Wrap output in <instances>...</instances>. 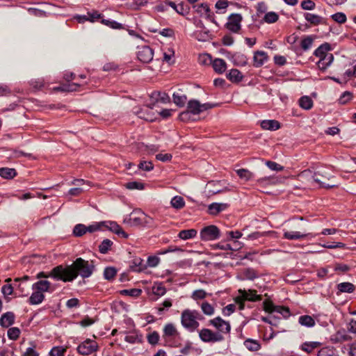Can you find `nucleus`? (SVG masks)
Returning <instances> with one entry per match:
<instances>
[{
  "label": "nucleus",
  "mask_w": 356,
  "mask_h": 356,
  "mask_svg": "<svg viewBox=\"0 0 356 356\" xmlns=\"http://www.w3.org/2000/svg\"><path fill=\"white\" fill-rule=\"evenodd\" d=\"M331 18L339 24H344L346 22V15L341 12L332 15Z\"/></svg>",
  "instance_id": "nucleus-51"
},
{
  "label": "nucleus",
  "mask_w": 356,
  "mask_h": 356,
  "mask_svg": "<svg viewBox=\"0 0 356 356\" xmlns=\"http://www.w3.org/2000/svg\"><path fill=\"white\" fill-rule=\"evenodd\" d=\"M198 62L201 65H208L211 63L212 58L211 56L208 54H202L199 55Z\"/></svg>",
  "instance_id": "nucleus-57"
},
{
  "label": "nucleus",
  "mask_w": 356,
  "mask_h": 356,
  "mask_svg": "<svg viewBox=\"0 0 356 356\" xmlns=\"http://www.w3.org/2000/svg\"><path fill=\"white\" fill-rule=\"evenodd\" d=\"M215 106L216 104L209 103L201 104L199 101L193 99L188 102L187 110L190 112V113L197 115Z\"/></svg>",
  "instance_id": "nucleus-5"
},
{
  "label": "nucleus",
  "mask_w": 356,
  "mask_h": 356,
  "mask_svg": "<svg viewBox=\"0 0 356 356\" xmlns=\"http://www.w3.org/2000/svg\"><path fill=\"white\" fill-rule=\"evenodd\" d=\"M226 76L232 83H238L243 79V75L237 69H232L228 73H227Z\"/></svg>",
  "instance_id": "nucleus-23"
},
{
  "label": "nucleus",
  "mask_w": 356,
  "mask_h": 356,
  "mask_svg": "<svg viewBox=\"0 0 356 356\" xmlns=\"http://www.w3.org/2000/svg\"><path fill=\"white\" fill-rule=\"evenodd\" d=\"M236 172L238 177L245 181L250 180L254 177L253 173L247 169H238Z\"/></svg>",
  "instance_id": "nucleus-40"
},
{
  "label": "nucleus",
  "mask_w": 356,
  "mask_h": 356,
  "mask_svg": "<svg viewBox=\"0 0 356 356\" xmlns=\"http://www.w3.org/2000/svg\"><path fill=\"white\" fill-rule=\"evenodd\" d=\"M147 341L152 345H156L159 340V334L157 332L154 331L149 333L147 337Z\"/></svg>",
  "instance_id": "nucleus-58"
},
{
  "label": "nucleus",
  "mask_w": 356,
  "mask_h": 356,
  "mask_svg": "<svg viewBox=\"0 0 356 356\" xmlns=\"http://www.w3.org/2000/svg\"><path fill=\"white\" fill-rule=\"evenodd\" d=\"M284 238L288 240H297L304 238L307 236H312L311 234H302L300 232L289 231L284 229Z\"/></svg>",
  "instance_id": "nucleus-17"
},
{
  "label": "nucleus",
  "mask_w": 356,
  "mask_h": 356,
  "mask_svg": "<svg viewBox=\"0 0 356 356\" xmlns=\"http://www.w3.org/2000/svg\"><path fill=\"white\" fill-rule=\"evenodd\" d=\"M268 59L267 54L263 51H257L253 57V65L255 67L262 66Z\"/></svg>",
  "instance_id": "nucleus-15"
},
{
  "label": "nucleus",
  "mask_w": 356,
  "mask_h": 356,
  "mask_svg": "<svg viewBox=\"0 0 356 356\" xmlns=\"http://www.w3.org/2000/svg\"><path fill=\"white\" fill-rule=\"evenodd\" d=\"M337 289L340 293H353L355 286L350 282H342L337 285Z\"/></svg>",
  "instance_id": "nucleus-32"
},
{
  "label": "nucleus",
  "mask_w": 356,
  "mask_h": 356,
  "mask_svg": "<svg viewBox=\"0 0 356 356\" xmlns=\"http://www.w3.org/2000/svg\"><path fill=\"white\" fill-rule=\"evenodd\" d=\"M65 349L62 347H54L50 351L51 356H64Z\"/></svg>",
  "instance_id": "nucleus-62"
},
{
  "label": "nucleus",
  "mask_w": 356,
  "mask_h": 356,
  "mask_svg": "<svg viewBox=\"0 0 356 356\" xmlns=\"http://www.w3.org/2000/svg\"><path fill=\"white\" fill-rule=\"evenodd\" d=\"M20 330L18 327H13L8 329L7 335L11 340H17L20 334Z\"/></svg>",
  "instance_id": "nucleus-48"
},
{
  "label": "nucleus",
  "mask_w": 356,
  "mask_h": 356,
  "mask_svg": "<svg viewBox=\"0 0 356 356\" xmlns=\"http://www.w3.org/2000/svg\"><path fill=\"white\" fill-rule=\"evenodd\" d=\"M22 356H39V353L35 350V346L27 348Z\"/></svg>",
  "instance_id": "nucleus-64"
},
{
  "label": "nucleus",
  "mask_w": 356,
  "mask_h": 356,
  "mask_svg": "<svg viewBox=\"0 0 356 356\" xmlns=\"http://www.w3.org/2000/svg\"><path fill=\"white\" fill-rule=\"evenodd\" d=\"M201 309L203 313L208 316H211L214 314L213 307L207 302H202Z\"/></svg>",
  "instance_id": "nucleus-50"
},
{
  "label": "nucleus",
  "mask_w": 356,
  "mask_h": 356,
  "mask_svg": "<svg viewBox=\"0 0 356 356\" xmlns=\"http://www.w3.org/2000/svg\"><path fill=\"white\" fill-rule=\"evenodd\" d=\"M112 245L113 242L110 239H104L99 245V250L101 253L106 254Z\"/></svg>",
  "instance_id": "nucleus-45"
},
{
  "label": "nucleus",
  "mask_w": 356,
  "mask_h": 356,
  "mask_svg": "<svg viewBox=\"0 0 356 356\" xmlns=\"http://www.w3.org/2000/svg\"><path fill=\"white\" fill-rule=\"evenodd\" d=\"M152 292L156 296H163L165 293L166 289L162 284L159 283L153 286Z\"/></svg>",
  "instance_id": "nucleus-47"
},
{
  "label": "nucleus",
  "mask_w": 356,
  "mask_h": 356,
  "mask_svg": "<svg viewBox=\"0 0 356 356\" xmlns=\"http://www.w3.org/2000/svg\"><path fill=\"white\" fill-rule=\"evenodd\" d=\"M313 42V37L312 35H308L302 39L300 46L302 49L307 50L312 47Z\"/></svg>",
  "instance_id": "nucleus-46"
},
{
  "label": "nucleus",
  "mask_w": 356,
  "mask_h": 356,
  "mask_svg": "<svg viewBox=\"0 0 356 356\" xmlns=\"http://www.w3.org/2000/svg\"><path fill=\"white\" fill-rule=\"evenodd\" d=\"M200 235L202 241H213L219 238L220 230L215 225H209L202 229Z\"/></svg>",
  "instance_id": "nucleus-6"
},
{
  "label": "nucleus",
  "mask_w": 356,
  "mask_h": 356,
  "mask_svg": "<svg viewBox=\"0 0 356 356\" xmlns=\"http://www.w3.org/2000/svg\"><path fill=\"white\" fill-rule=\"evenodd\" d=\"M32 290H37L44 293L45 292H52L54 289L50 282L40 280L32 285Z\"/></svg>",
  "instance_id": "nucleus-13"
},
{
  "label": "nucleus",
  "mask_w": 356,
  "mask_h": 356,
  "mask_svg": "<svg viewBox=\"0 0 356 356\" xmlns=\"http://www.w3.org/2000/svg\"><path fill=\"white\" fill-rule=\"evenodd\" d=\"M320 345L321 343L316 341L306 342L302 345V350L307 353H311L313 351V350L318 348Z\"/></svg>",
  "instance_id": "nucleus-43"
},
{
  "label": "nucleus",
  "mask_w": 356,
  "mask_h": 356,
  "mask_svg": "<svg viewBox=\"0 0 356 356\" xmlns=\"http://www.w3.org/2000/svg\"><path fill=\"white\" fill-rule=\"evenodd\" d=\"M211 323L220 332L227 333L230 330V325L228 322L222 320L220 317L215 318L210 321Z\"/></svg>",
  "instance_id": "nucleus-14"
},
{
  "label": "nucleus",
  "mask_w": 356,
  "mask_h": 356,
  "mask_svg": "<svg viewBox=\"0 0 356 356\" xmlns=\"http://www.w3.org/2000/svg\"><path fill=\"white\" fill-rule=\"evenodd\" d=\"M174 55L175 52L172 49H168L166 51L163 53V60L169 64L174 63Z\"/></svg>",
  "instance_id": "nucleus-56"
},
{
  "label": "nucleus",
  "mask_w": 356,
  "mask_h": 356,
  "mask_svg": "<svg viewBox=\"0 0 356 356\" xmlns=\"http://www.w3.org/2000/svg\"><path fill=\"white\" fill-rule=\"evenodd\" d=\"M318 356H335L332 349L329 348H323L319 350Z\"/></svg>",
  "instance_id": "nucleus-63"
},
{
  "label": "nucleus",
  "mask_w": 356,
  "mask_h": 356,
  "mask_svg": "<svg viewBox=\"0 0 356 356\" xmlns=\"http://www.w3.org/2000/svg\"><path fill=\"white\" fill-rule=\"evenodd\" d=\"M196 12L202 17L211 19L212 17L210 8L207 3H201L195 6Z\"/></svg>",
  "instance_id": "nucleus-22"
},
{
  "label": "nucleus",
  "mask_w": 356,
  "mask_h": 356,
  "mask_svg": "<svg viewBox=\"0 0 356 356\" xmlns=\"http://www.w3.org/2000/svg\"><path fill=\"white\" fill-rule=\"evenodd\" d=\"M136 114L141 119L153 122L156 119V114L153 111L152 108L144 106L135 111Z\"/></svg>",
  "instance_id": "nucleus-10"
},
{
  "label": "nucleus",
  "mask_w": 356,
  "mask_h": 356,
  "mask_svg": "<svg viewBox=\"0 0 356 356\" xmlns=\"http://www.w3.org/2000/svg\"><path fill=\"white\" fill-rule=\"evenodd\" d=\"M86 232V226L83 224L76 225L73 229V234L78 237L82 236Z\"/></svg>",
  "instance_id": "nucleus-49"
},
{
  "label": "nucleus",
  "mask_w": 356,
  "mask_h": 356,
  "mask_svg": "<svg viewBox=\"0 0 356 356\" xmlns=\"http://www.w3.org/2000/svg\"><path fill=\"white\" fill-rule=\"evenodd\" d=\"M44 299V293L37 290H33V293L29 299V302L31 305H38L41 303Z\"/></svg>",
  "instance_id": "nucleus-25"
},
{
  "label": "nucleus",
  "mask_w": 356,
  "mask_h": 356,
  "mask_svg": "<svg viewBox=\"0 0 356 356\" xmlns=\"http://www.w3.org/2000/svg\"><path fill=\"white\" fill-rule=\"evenodd\" d=\"M334 56L332 54H327L324 58L319 59L317 63L318 67L321 70H325L332 63Z\"/></svg>",
  "instance_id": "nucleus-26"
},
{
  "label": "nucleus",
  "mask_w": 356,
  "mask_h": 356,
  "mask_svg": "<svg viewBox=\"0 0 356 356\" xmlns=\"http://www.w3.org/2000/svg\"><path fill=\"white\" fill-rule=\"evenodd\" d=\"M97 350V343L91 339H86L77 348L79 353L83 355H89Z\"/></svg>",
  "instance_id": "nucleus-7"
},
{
  "label": "nucleus",
  "mask_w": 356,
  "mask_h": 356,
  "mask_svg": "<svg viewBox=\"0 0 356 356\" xmlns=\"http://www.w3.org/2000/svg\"><path fill=\"white\" fill-rule=\"evenodd\" d=\"M131 268L134 271L140 272L145 269V265L142 259L138 257L134 258L132 261V265L131 266Z\"/></svg>",
  "instance_id": "nucleus-37"
},
{
  "label": "nucleus",
  "mask_w": 356,
  "mask_h": 356,
  "mask_svg": "<svg viewBox=\"0 0 356 356\" xmlns=\"http://www.w3.org/2000/svg\"><path fill=\"white\" fill-rule=\"evenodd\" d=\"M238 293L240 296L236 298L235 301L239 305V309L241 310L244 308V300L254 302L261 300V296L257 295L255 290L239 289Z\"/></svg>",
  "instance_id": "nucleus-4"
},
{
  "label": "nucleus",
  "mask_w": 356,
  "mask_h": 356,
  "mask_svg": "<svg viewBox=\"0 0 356 356\" xmlns=\"http://www.w3.org/2000/svg\"><path fill=\"white\" fill-rule=\"evenodd\" d=\"M15 315L13 312L3 314L0 318V325L3 327H8L14 323Z\"/></svg>",
  "instance_id": "nucleus-20"
},
{
  "label": "nucleus",
  "mask_w": 356,
  "mask_h": 356,
  "mask_svg": "<svg viewBox=\"0 0 356 356\" xmlns=\"http://www.w3.org/2000/svg\"><path fill=\"white\" fill-rule=\"evenodd\" d=\"M125 186L129 190H143L144 189V184L141 182L138 181H131L128 182L125 184Z\"/></svg>",
  "instance_id": "nucleus-55"
},
{
  "label": "nucleus",
  "mask_w": 356,
  "mask_h": 356,
  "mask_svg": "<svg viewBox=\"0 0 356 356\" xmlns=\"http://www.w3.org/2000/svg\"><path fill=\"white\" fill-rule=\"evenodd\" d=\"M17 173L14 168H0V176L4 179H12L16 176Z\"/></svg>",
  "instance_id": "nucleus-35"
},
{
  "label": "nucleus",
  "mask_w": 356,
  "mask_h": 356,
  "mask_svg": "<svg viewBox=\"0 0 356 356\" xmlns=\"http://www.w3.org/2000/svg\"><path fill=\"white\" fill-rule=\"evenodd\" d=\"M197 230L195 229H184L179 232L178 236L182 240L193 238L197 235Z\"/></svg>",
  "instance_id": "nucleus-31"
},
{
  "label": "nucleus",
  "mask_w": 356,
  "mask_h": 356,
  "mask_svg": "<svg viewBox=\"0 0 356 356\" xmlns=\"http://www.w3.org/2000/svg\"><path fill=\"white\" fill-rule=\"evenodd\" d=\"M243 19L242 16L238 13H234L229 15L226 27L230 31L237 33L241 27V23Z\"/></svg>",
  "instance_id": "nucleus-8"
},
{
  "label": "nucleus",
  "mask_w": 356,
  "mask_h": 356,
  "mask_svg": "<svg viewBox=\"0 0 356 356\" xmlns=\"http://www.w3.org/2000/svg\"><path fill=\"white\" fill-rule=\"evenodd\" d=\"M299 105L305 110H309L313 106V101L309 97L304 96L300 99Z\"/></svg>",
  "instance_id": "nucleus-36"
},
{
  "label": "nucleus",
  "mask_w": 356,
  "mask_h": 356,
  "mask_svg": "<svg viewBox=\"0 0 356 356\" xmlns=\"http://www.w3.org/2000/svg\"><path fill=\"white\" fill-rule=\"evenodd\" d=\"M153 56V51L148 46L141 47L137 53L138 58L143 63H149L152 60Z\"/></svg>",
  "instance_id": "nucleus-11"
},
{
  "label": "nucleus",
  "mask_w": 356,
  "mask_h": 356,
  "mask_svg": "<svg viewBox=\"0 0 356 356\" xmlns=\"http://www.w3.org/2000/svg\"><path fill=\"white\" fill-rule=\"evenodd\" d=\"M94 266L91 263L82 258H78L71 265L56 266L54 273H63L64 277L62 278V281L67 282L73 281L79 275L83 278L89 277L92 274Z\"/></svg>",
  "instance_id": "nucleus-1"
},
{
  "label": "nucleus",
  "mask_w": 356,
  "mask_h": 356,
  "mask_svg": "<svg viewBox=\"0 0 356 356\" xmlns=\"http://www.w3.org/2000/svg\"><path fill=\"white\" fill-rule=\"evenodd\" d=\"M179 332L172 323H167L163 327V337L165 341L178 337Z\"/></svg>",
  "instance_id": "nucleus-12"
},
{
  "label": "nucleus",
  "mask_w": 356,
  "mask_h": 356,
  "mask_svg": "<svg viewBox=\"0 0 356 356\" xmlns=\"http://www.w3.org/2000/svg\"><path fill=\"white\" fill-rule=\"evenodd\" d=\"M213 70L218 74H222L227 69L226 62L221 58H216L211 62Z\"/></svg>",
  "instance_id": "nucleus-19"
},
{
  "label": "nucleus",
  "mask_w": 356,
  "mask_h": 356,
  "mask_svg": "<svg viewBox=\"0 0 356 356\" xmlns=\"http://www.w3.org/2000/svg\"><path fill=\"white\" fill-rule=\"evenodd\" d=\"M266 165L271 170L274 171H282L284 167L276 162L268 161L266 162Z\"/></svg>",
  "instance_id": "nucleus-61"
},
{
  "label": "nucleus",
  "mask_w": 356,
  "mask_h": 356,
  "mask_svg": "<svg viewBox=\"0 0 356 356\" xmlns=\"http://www.w3.org/2000/svg\"><path fill=\"white\" fill-rule=\"evenodd\" d=\"M279 19V15L275 12H268L264 17V20L268 24H273L276 22Z\"/></svg>",
  "instance_id": "nucleus-42"
},
{
  "label": "nucleus",
  "mask_w": 356,
  "mask_h": 356,
  "mask_svg": "<svg viewBox=\"0 0 356 356\" xmlns=\"http://www.w3.org/2000/svg\"><path fill=\"white\" fill-rule=\"evenodd\" d=\"M319 175H321L323 178V179H326L327 180H330L332 177V176H331L325 170L318 171L317 172L314 173V175H312L311 171L305 170L302 172L298 177L300 179H305L311 177L313 178L314 181L318 183L321 186L325 188H332L335 186L334 184H326L321 178L318 177Z\"/></svg>",
  "instance_id": "nucleus-3"
},
{
  "label": "nucleus",
  "mask_w": 356,
  "mask_h": 356,
  "mask_svg": "<svg viewBox=\"0 0 356 356\" xmlns=\"http://www.w3.org/2000/svg\"><path fill=\"white\" fill-rule=\"evenodd\" d=\"M298 322L300 325L306 327H313L315 325L314 319L308 315H304L299 317Z\"/></svg>",
  "instance_id": "nucleus-34"
},
{
  "label": "nucleus",
  "mask_w": 356,
  "mask_h": 356,
  "mask_svg": "<svg viewBox=\"0 0 356 356\" xmlns=\"http://www.w3.org/2000/svg\"><path fill=\"white\" fill-rule=\"evenodd\" d=\"M207 293L203 289L195 290L193 292L191 298L195 300H202L206 298Z\"/></svg>",
  "instance_id": "nucleus-54"
},
{
  "label": "nucleus",
  "mask_w": 356,
  "mask_h": 356,
  "mask_svg": "<svg viewBox=\"0 0 356 356\" xmlns=\"http://www.w3.org/2000/svg\"><path fill=\"white\" fill-rule=\"evenodd\" d=\"M350 339V337L346 334L345 330L337 331L331 337V340L334 343L343 342Z\"/></svg>",
  "instance_id": "nucleus-27"
},
{
  "label": "nucleus",
  "mask_w": 356,
  "mask_h": 356,
  "mask_svg": "<svg viewBox=\"0 0 356 356\" xmlns=\"http://www.w3.org/2000/svg\"><path fill=\"white\" fill-rule=\"evenodd\" d=\"M170 204L173 208L180 209L185 206V201L182 197L177 195L171 200Z\"/></svg>",
  "instance_id": "nucleus-39"
},
{
  "label": "nucleus",
  "mask_w": 356,
  "mask_h": 356,
  "mask_svg": "<svg viewBox=\"0 0 356 356\" xmlns=\"http://www.w3.org/2000/svg\"><path fill=\"white\" fill-rule=\"evenodd\" d=\"M330 49V44L327 43H325L322 45H321L319 47H318L315 51L314 55L319 58V59H321L324 58L325 56L327 54H332L329 52Z\"/></svg>",
  "instance_id": "nucleus-29"
},
{
  "label": "nucleus",
  "mask_w": 356,
  "mask_h": 356,
  "mask_svg": "<svg viewBox=\"0 0 356 356\" xmlns=\"http://www.w3.org/2000/svg\"><path fill=\"white\" fill-rule=\"evenodd\" d=\"M56 267L54 268L49 273H47L44 272H40L37 274L36 277L38 279L41 278H47V277H53L56 280H61L62 278L64 277V275L63 273H58V274L54 273V270H56Z\"/></svg>",
  "instance_id": "nucleus-24"
},
{
  "label": "nucleus",
  "mask_w": 356,
  "mask_h": 356,
  "mask_svg": "<svg viewBox=\"0 0 356 356\" xmlns=\"http://www.w3.org/2000/svg\"><path fill=\"white\" fill-rule=\"evenodd\" d=\"M117 274V270L114 267H106L104 271V277L107 280H112Z\"/></svg>",
  "instance_id": "nucleus-44"
},
{
  "label": "nucleus",
  "mask_w": 356,
  "mask_h": 356,
  "mask_svg": "<svg viewBox=\"0 0 356 356\" xmlns=\"http://www.w3.org/2000/svg\"><path fill=\"white\" fill-rule=\"evenodd\" d=\"M261 127L263 129L275 131L280 129V124L275 120H266L261 122Z\"/></svg>",
  "instance_id": "nucleus-21"
},
{
  "label": "nucleus",
  "mask_w": 356,
  "mask_h": 356,
  "mask_svg": "<svg viewBox=\"0 0 356 356\" xmlns=\"http://www.w3.org/2000/svg\"><path fill=\"white\" fill-rule=\"evenodd\" d=\"M257 182L259 185H271L276 184L280 181L277 178L274 177H265L259 179Z\"/></svg>",
  "instance_id": "nucleus-38"
},
{
  "label": "nucleus",
  "mask_w": 356,
  "mask_h": 356,
  "mask_svg": "<svg viewBox=\"0 0 356 356\" xmlns=\"http://www.w3.org/2000/svg\"><path fill=\"white\" fill-rule=\"evenodd\" d=\"M142 293V290L139 289H124L121 291V294L131 297H138Z\"/></svg>",
  "instance_id": "nucleus-52"
},
{
  "label": "nucleus",
  "mask_w": 356,
  "mask_h": 356,
  "mask_svg": "<svg viewBox=\"0 0 356 356\" xmlns=\"http://www.w3.org/2000/svg\"><path fill=\"white\" fill-rule=\"evenodd\" d=\"M247 56L241 53L234 54L232 56V62L236 66H245L248 63Z\"/></svg>",
  "instance_id": "nucleus-28"
},
{
  "label": "nucleus",
  "mask_w": 356,
  "mask_h": 356,
  "mask_svg": "<svg viewBox=\"0 0 356 356\" xmlns=\"http://www.w3.org/2000/svg\"><path fill=\"white\" fill-rule=\"evenodd\" d=\"M257 277L256 272L253 269L248 268L245 269L243 273V278L252 280Z\"/></svg>",
  "instance_id": "nucleus-59"
},
{
  "label": "nucleus",
  "mask_w": 356,
  "mask_h": 356,
  "mask_svg": "<svg viewBox=\"0 0 356 356\" xmlns=\"http://www.w3.org/2000/svg\"><path fill=\"white\" fill-rule=\"evenodd\" d=\"M104 222H95L92 225H90L88 226H86V232L89 233H93L98 230H99L103 225H104Z\"/></svg>",
  "instance_id": "nucleus-53"
},
{
  "label": "nucleus",
  "mask_w": 356,
  "mask_h": 356,
  "mask_svg": "<svg viewBox=\"0 0 356 356\" xmlns=\"http://www.w3.org/2000/svg\"><path fill=\"white\" fill-rule=\"evenodd\" d=\"M202 318L200 312L196 310L185 309L181 313V325L190 331H194L199 326L198 320Z\"/></svg>",
  "instance_id": "nucleus-2"
},
{
  "label": "nucleus",
  "mask_w": 356,
  "mask_h": 356,
  "mask_svg": "<svg viewBox=\"0 0 356 356\" xmlns=\"http://www.w3.org/2000/svg\"><path fill=\"white\" fill-rule=\"evenodd\" d=\"M138 168L145 171H151L154 168V165L151 161H143L138 164Z\"/></svg>",
  "instance_id": "nucleus-60"
},
{
  "label": "nucleus",
  "mask_w": 356,
  "mask_h": 356,
  "mask_svg": "<svg viewBox=\"0 0 356 356\" xmlns=\"http://www.w3.org/2000/svg\"><path fill=\"white\" fill-rule=\"evenodd\" d=\"M104 222L105 224L104 226L106 227L113 232L115 233L116 234L122 236L124 238H128V234L115 222L109 221Z\"/></svg>",
  "instance_id": "nucleus-16"
},
{
  "label": "nucleus",
  "mask_w": 356,
  "mask_h": 356,
  "mask_svg": "<svg viewBox=\"0 0 356 356\" xmlns=\"http://www.w3.org/2000/svg\"><path fill=\"white\" fill-rule=\"evenodd\" d=\"M172 97L174 103L179 106H183L187 99L186 96L181 91L174 92Z\"/></svg>",
  "instance_id": "nucleus-33"
},
{
  "label": "nucleus",
  "mask_w": 356,
  "mask_h": 356,
  "mask_svg": "<svg viewBox=\"0 0 356 356\" xmlns=\"http://www.w3.org/2000/svg\"><path fill=\"white\" fill-rule=\"evenodd\" d=\"M200 339L205 342H216L222 340V336L218 333H214L209 329H203L200 332Z\"/></svg>",
  "instance_id": "nucleus-9"
},
{
  "label": "nucleus",
  "mask_w": 356,
  "mask_h": 356,
  "mask_svg": "<svg viewBox=\"0 0 356 356\" xmlns=\"http://www.w3.org/2000/svg\"><path fill=\"white\" fill-rule=\"evenodd\" d=\"M227 204L224 203H212L209 206V213L211 215H216L227 208Z\"/></svg>",
  "instance_id": "nucleus-30"
},
{
  "label": "nucleus",
  "mask_w": 356,
  "mask_h": 356,
  "mask_svg": "<svg viewBox=\"0 0 356 356\" xmlns=\"http://www.w3.org/2000/svg\"><path fill=\"white\" fill-rule=\"evenodd\" d=\"M304 17L308 22L314 26H317L325 23L323 17L314 13H305Z\"/></svg>",
  "instance_id": "nucleus-18"
},
{
  "label": "nucleus",
  "mask_w": 356,
  "mask_h": 356,
  "mask_svg": "<svg viewBox=\"0 0 356 356\" xmlns=\"http://www.w3.org/2000/svg\"><path fill=\"white\" fill-rule=\"evenodd\" d=\"M244 346L251 351H257L260 349V344L256 340L248 339L244 341Z\"/></svg>",
  "instance_id": "nucleus-41"
}]
</instances>
